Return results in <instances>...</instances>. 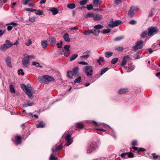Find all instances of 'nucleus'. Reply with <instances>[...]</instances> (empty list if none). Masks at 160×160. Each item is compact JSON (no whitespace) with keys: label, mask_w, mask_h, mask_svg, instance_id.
Listing matches in <instances>:
<instances>
[{"label":"nucleus","mask_w":160,"mask_h":160,"mask_svg":"<svg viewBox=\"0 0 160 160\" xmlns=\"http://www.w3.org/2000/svg\"><path fill=\"white\" fill-rule=\"evenodd\" d=\"M71 135L69 134H68L65 137V140L66 141V142L65 144V145L66 146H68L70 145L73 142V140L71 138Z\"/></svg>","instance_id":"nucleus-7"},{"label":"nucleus","mask_w":160,"mask_h":160,"mask_svg":"<svg viewBox=\"0 0 160 160\" xmlns=\"http://www.w3.org/2000/svg\"><path fill=\"white\" fill-rule=\"evenodd\" d=\"M6 43H5L7 46L8 48H10L13 45H17L18 43V41L16 40L14 43H12L8 40H7L5 41Z\"/></svg>","instance_id":"nucleus-11"},{"label":"nucleus","mask_w":160,"mask_h":160,"mask_svg":"<svg viewBox=\"0 0 160 160\" xmlns=\"http://www.w3.org/2000/svg\"><path fill=\"white\" fill-rule=\"evenodd\" d=\"M9 88L10 91L12 93L15 92V90L13 85H11L10 86Z\"/></svg>","instance_id":"nucleus-51"},{"label":"nucleus","mask_w":160,"mask_h":160,"mask_svg":"<svg viewBox=\"0 0 160 160\" xmlns=\"http://www.w3.org/2000/svg\"><path fill=\"white\" fill-rule=\"evenodd\" d=\"M23 56L24 58L22 61V64L24 67L28 68L30 63V60L26 58V54L24 53Z\"/></svg>","instance_id":"nucleus-6"},{"label":"nucleus","mask_w":160,"mask_h":160,"mask_svg":"<svg viewBox=\"0 0 160 160\" xmlns=\"http://www.w3.org/2000/svg\"><path fill=\"white\" fill-rule=\"evenodd\" d=\"M130 57L129 55H127L125 56L123 58V60L122 61V63H121V66H124V65H125L127 63V60L126 59L127 58L128 59Z\"/></svg>","instance_id":"nucleus-21"},{"label":"nucleus","mask_w":160,"mask_h":160,"mask_svg":"<svg viewBox=\"0 0 160 160\" xmlns=\"http://www.w3.org/2000/svg\"><path fill=\"white\" fill-rule=\"evenodd\" d=\"M111 31V30L109 29H104L102 31L103 33L105 34L109 33Z\"/></svg>","instance_id":"nucleus-53"},{"label":"nucleus","mask_w":160,"mask_h":160,"mask_svg":"<svg viewBox=\"0 0 160 160\" xmlns=\"http://www.w3.org/2000/svg\"><path fill=\"white\" fill-rule=\"evenodd\" d=\"M87 8L88 10H90L93 9V6L92 4L88 5L87 7Z\"/></svg>","instance_id":"nucleus-58"},{"label":"nucleus","mask_w":160,"mask_h":160,"mask_svg":"<svg viewBox=\"0 0 160 160\" xmlns=\"http://www.w3.org/2000/svg\"><path fill=\"white\" fill-rule=\"evenodd\" d=\"M92 32H93V33L94 34L95 36H98L99 33L100 32V30H98L94 28V29L92 30Z\"/></svg>","instance_id":"nucleus-35"},{"label":"nucleus","mask_w":160,"mask_h":160,"mask_svg":"<svg viewBox=\"0 0 160 160\" xmlns=\"http://www.w3.org/2000/svg\"><path fill=\"white\" fill-rule=\"evenodd\" d=\"M148 35V33L147 31L144 32H142L141 35L142 38H145Z\"/></svg>","instance_id":"nucleus-52"},{"label":"nucleus","mask_w":160,"mask_h":160,"mask_svg":"<svg viewBox=\"0 0 160 160\" xmlns=\"http://www.w3.org/2000/svg\"><path fill=\"white\" fill-rule=\"evenodd\" d=\"M88 0H82L79 2V4L81 5H84L86 4Z\"/></svg>","instance_id":"nucleus-46"},{"label":"nucleus","mask_w":160,"mask_h":160,"mask_svg":"<svg viewBox=\"0 0 160 160\" xmlns=\"http://www.w3.org/2000/svg\"><path fill=\"white\" fill-rule=\"evenodd\" d=\"M103 27V26H102L101 25L98 24L95 25L94 26V28L95 29H96L98 30H99V29L102 28Z\"/></svg>","instance_id":"nucleus-42"},{"label":"nucleus","mask_w":160,"mask_h":160,"mask_svg":"<svg viewBox=\"0 0 160 160\" xmlns=\"http://www.w3.org/2000/svg\"><path fill=\"white\" fill-rule=\"evenodd\" d=\"M38 79L41 83L44 84H48L49 82L54 81L55 80L52 77L47 75L39 76Z\"/></svg>","instance_id":"nucleus-1"},{"label":"nucleus","mask_w":160,"mask_h":160,"mask_svg":"<svg viewBox=\"0 0 160 160\" xmlns=\"http://www.w3.org/2000/svg\"><path fill=\"white\" fill-rule=\"evenodd\" d=\"M92 67L91 66H87L84 67L83 71L86 73V75L88 76H91L93 75V70L91 69Z\"/></svg>","instance_id":"nucleus-3"},{"label":"nucleus","mask_w":160,"mask_h":160,"mask_svg":"<svg viewBox=\"0 0 160 160\" xmlns=\"http://www.w3.org/2000/svg\"><path fill=\"white\" fill-rule=\"evenodd\" d=\"M32 43V41L30 39H28L27 42L25 43V44L27 46H29L31 45Z\"/></svg>","instance_id":"nucleus-56"},{"label":"nucleus","mask_w":160,"mask_h":160,"mask_svg":"<svg viewBox=\"0 0 160 160\" xmlns=\"http://www.w3.org/2000/svg\"><path fill=\"white\" fill-rule=\"evenodd\" d=\"M49 11L52 12L53 15H55L58 13V9L54 7L48 9Z\"/></svg>","instance_id":"nucleus-20"},{"label":"nucleus","mask_w":160,"mask_h":160,"mask_svg":"<svg viewBox=\"0 0 160 160\" xmlns=\"http://www.w3.org/2000/svg\"><path fill=\"white\" fill-rule=\"evenodd\" d=\"M122 2L121 0H115V3L117 5H118Z\"/></svg>","instance_id":"nucleus-63"},{"label":"nucleus","mask_w":160,"mask_h":160,"mask_svg":"<svg viewBox=\"0 0 160 160\" xmlns=\"http://www.w3.org/2000/svg\"><path fill=\"white\" fill-rule=\"evenodd\" d=\"M36 12L35 13L37 15H41L43 13V12L42 11L40 10H37L36 11H35Z\"/></svg>","instance_id":"nucleus-48"},{"label":"nucleus","mask_w":160,"mask_h":160,"mask_svg":"<svg viewBox=\"0 0 160 160\" xmlns=\"http://www.w3.org/2000/svg\"><path fill=\"white\" fill-rule=\"evenodd\" d=\"M26 94L30 98L33 97L32 94L35 93V91L32 90V88L29 87L28 89L26 91Z\"/></svg>","instance_id":"nucleus-10"},{"label":"nucleus","mask_w":160,"mask_h":160,"mask_svg":"<svg viewBox=\"0 0 160 160\" xmlns=\"http://www.w3.org/2000/svg\"><path fill=\"white\" fill-rule=\"evenodd\" d=\"M62 144H60L58 146H57L55 149H54L53 148L52 149V151L53 152H57V151L59 150L62 149Z\"/></svg>","instance_id":"nucleus-28"},{"label":"nucleus","mask_w":160,"mask_h":160,"mask_svg":"<svg viewBox=\"0 0 160 160\" xmlns=\"http://www.w3.org/2000/svg\"><path fill=\"white\" fill-rule=\"evenodd\" d=\"M93 32L92 30H88L85 31L83 32V34L85 35H87L93 34Z\"/></svg>","instance_id":"nucleus-29"},{"label":"nucleus","mask_w":160,"mask_h":160,"mask_svg":"<svg viewBox=\"0 0 160 160\" xmlns=\"http://www.w3.org/2000/svg\"><path fill=\"white\" fill-rule=\"evenodd\" d=\"M78 54H77L72 55L70 57V61H72L74 60L78 57Z\"/></svg>","instance_id":"nucleus-33"},{"label":"nucleus","mask_w":160,"mask_h":160,"mask_svg":"<svg viewBox=\"0 0 160 160\" xmlns=\"http://www.w3.org/2000/svg\"><path fill=\"white\" fill-rule=\"evenodd\" d=\"M79 68L78 67H75L73 68L72 71V74L73 76L77 77L79 75Z\"/></svg>","instance_id":"nucleus-14"},{"label":"nucleus","mask_w":160,"mask_h":160,"mask_svg":"<svg viewBox=\"0 0 160 160\" xmlns=\"http://www.w3.org/2000/svg\"><path fill=\"white\" fill-rule=\"evenodd\" d=\"M25 10L27 11H29L30 12H32L37 11V9H33L32 8H26L25 9Z\"/></svg>","instance_id":"nucleus-55"},{"label":"nucleus","mask_w":160,"mask_h":160,"mask_svg":"<svg viewBox=\"0 0 160 160\" xmlns=\"http://www.w3.org/2000/svg\"><path fill=\"white\" fill-rule=\"evenodd\" d=\"M134 154L131 152H124L120 156L123 159L132 158L134 157Z\"/></svg>","instance_id":"nucleus-8"},{"label":"nucleus","mask_w":160,"mask_h":160,"mask_svg":"<svg viewBox=\"0 0 160 160\" xmlns=\"http://www.w3.org/2000/svg\"><path fill=\"white\" fill-rule=\"evenodd\" d=\"M58 158L53 156V153H52L50 157V160H57Z\"/></svg>","instance_id":"nucleus-49"},{"label":"nucleus","mask_w":160,"mask_h":160,"mask_svg":"<svg viewBox=\"0 0 160 160\" xmlns=\"http://www.w3.org/2000/svg\"><path fill=\"white\" fill-rule=\"evenodd\" d=\"M64 40L66 42H70V39L69 37V35L67 33H66L63 36Z\"/></svg>","instance_id":"nucleus-22"},{"label":"nucleus","mask_w":160,"mask_h":160,"mask_svg":"<svg viewBox=\"0 0 160 160\" xmlns=\"http://www.w3.org/2000/svg\"><path fill=\"white\" fill-rule=\"evenodd\" d=\"M135 68V67L134 66L131 65L130 66H129L127 70V71L128 72H130L131 71L133 70Z\"/></svg>","instance_id":"nucleus-39"},{"label":"nucleus","mask_w":160,"mask_h":160,"mask_svg":"<svg viewBox=\"0 0 160 160\" xmlns=\"http://www.w3.org/2000/svg\"><path fill=\"white\" fill-rule=\"evenodd\" d=\"M118 58H114L111 61V63L112 64H114L118 61Z\"/></svg>","instance_id":"nucleus-47"},{"label":"nucleus","mask_w":160,"mask_h":160,"mask_svg":"<svg viewBox=\"0 0 160 160\" xmlns=\"http://www.w3.org/2000/svg\"><path fill=\"white\" fill-rule=\"evenodd\" d=\"M45 127V124L44 122L41 121L38 122V123L37 125V128H43Z\"/></svg>","instance_id":"nucleus-25"},{"label":"nucleus","mask_w":160,"mask_h":160,"mask_svg":"<svg viewBox=\"0 0 160 160\" xmlns=\"http://www.w3.org/2000/svg\"><path fill=\"white\" fill-rule=\"evenodd\" d=\"M32 0H24L23 1V4L24 5H26L29 2Z\"/></svg>","instance_id":"nucleus-61"},{"label":"nucleus","mask_w":160,"mask_h":160,"mask_svg":"<svg viewBox=\"0 0 160 160\" xmlns=\"http://www.w3.org/2000/svg\"><path fill=\"white\" fill-rule=\"evenodd\" d=\"M109 69V68H105L103 69H102L101 71V72L100 74V75H102L104 73L106 72H107Z\"/></svg>","instance_id":"nucleus-38"},{"label":"nucleus","mask_w":160,"mask_h":160,"mask_svg":"<svg viewBox=\"0 0 160 160\" xmlns=\"http://www.w3.org/2000/svg\"><path fill=\"white\" fill-rule=\"evenodd\" d=\"M93 2L94 6L96 7L102 3V2L99 0H93Z\"/></svg>","instance_id":"nucleus-27"},{"label":"nucleus","mask_w":160,"mask_h":160,"mask_svg":"<svg viewBox=\"0 0 160 160\" xmlns=\"http://www.w3.org/2000/svg\"><path fill=\"white\" fill-rule=\"evenodd\" d=\"M29 21L32 22H34L35 21V16H33L31 18L29 17Z\"/></svg>","instance_id":"nucleus-59"},{"label":"nucleus","mask_w":160,"mask_h":160,"mask_svg":"<svg viewBox=\"0 0 160 160\" xmlns=\"http://www.w3.org/2000/svg\"><path fill=\"white\" fill-rule=\"evenodd\" d=\"M34 105V103L31 102L30 101H28L24 103L23 107H28V106H31Z\"/></svg>","instance_id":"nucleus-24"},{"label":"nucleus","mask_w":160,"mask_h":160,"mask_svg":"<svg viewBox=\"0 0 160 160\" xmlns=\"http://www.w3.org/2000/svg\"><path fill=\"white\" fill-rule=\"evenodd\" d=\"M75 5L74 4L72 3L68 4L67 7L69 9H72L75 8Z\"/></svg>","instance_id":"nucleus-40"},{"label":"nucleus","mask_w":160,"mask_h":160,"mask_svg":"<svg viewBox=\"0 0 160 160\" xmlns=\"http://www.w3.org/2000/svg\"><path fill=\"white\" fill-rule=\"evenodd\" d=\"M48 40L50 44L52 46H54L55 45L56 40V38L54 37H50L48 38Z\"/></svg>","instance_id":"nucleus-16"},{"label":"nucleus","mask_w":160,"mask_h":160,"mask_svg":"<svg viewBox=\"0 0 160 160\" xmlns=\"http://www.w3.org/2000/svg\"><path fill=\"white\" fill-rule=\"evenodd\" d=\"M15 140L14 142L15 144H16V145L20 144L21 143V138L20 136H17L15 137Z\"/></svg>","instance_id":"nucleus-19"},{"label":"nucleus","mask_w":160,"mask_h":160,"mask_svg":"<svg viewBox=\"0 0 160 160\" xmlns=\"http://www.w3.org/2000/svg\"><path fill=\"white\" fill-rule=\"evenodd\" d=\"M133 8L134 7L131 8L128 13V16L131 18L133 17L135 15L134 10Z\"/></svg>","instance_id":"nucleus-18"},{"label":"nucleus","mask_w":160,"mask_h":160,"mask_svg":"<svg viewBox=\"0 0 160 160\" xmlns=\"http://www.w3.org/2000/svg\"><path fill=\"white\" fill-rule=\"evenodd\" d=\"M70 47V46L69 45H66L64 46V49H62L59 50V52L61 54H64L65 53L67 52L68 53V55H67V57L68 56L69 54L70 51L69 50V48Z\"/></svg>","instance_id":"nucleus-9"},{"label":"nucleus","mask_w":160,"mask_h":160,"mask_svg":"<svg viewBox=\"0 0 160 160\" xmlns=\"http://www.w3.org/2000/svg\"><path fill=\"white\" fill-rule=\"evenodd\" d=\"M136 23V21L134 20H132L129 22V23L132 25H135Z\"/></svg>","instance_id":"nucleus-57"},{"label":"nucleus","mask_w":160,"mask_h":160,"mask_svg":"<svg viewBox=\"0 0 160 160\" xmlns=\"http://www.w3.org/2000/svg\"><path fill=\"white\" fill-rule=\"evenodd\" d=\"M113 55V52L107 51L105 53V56L106 58H109Z\"/></svg>","instance_id":"nucleus-30"},{"label":"nucleus","mask_w":160,"mask_h":160,"mask_svg":"<svg viewBox=\"0 0 160 160\" xmlns=\"http://www.w3.org/2000/svg\"><path fill=\"white\" fill-rule=\"evenodd\" d=\"M81 76H79L78 78H76L74 81V82L75 83H79L81 82Z\"/></svg>","instance_id":"nucleus-43"},{"label":"nucleus","mask_w":160,"mask_h":160,"mask_svg":"<svg viewBox=\"0 0 160 160\" xmlns=\"http://www.w3.org/2000/svg\"><path fill=\"white\" fill-rule=\"evenodd\" d=\"M79 64H82L83 65H87L88 64V63L84 61H81L78 62Z\"/></svg>","instance_id":"nucleus-64"},{"label":"nucleus","mask_w":160,"mask_h":160,"mask_svg":"<svg viewBox=\"0 0 160 160\" xmlns=\"http://www.w3.org/2000/svg\"><path fill=\"white\" fill-rule=\"evenodd\" d=\"M18 24L17 23L13 22L7 24L6 25L8 26L7 28V30L8 31L11 30L13 27L16 26Z\"/></svg>","instance_id":"nucleus-12"},{"label":"nucleus","mask_w":160,"mask_h":160,"mask_svg":"<svg viewBox=\"0 0 160 160\" xmlns=\"http://www.w3.org/2000/svg\"><path fill=\"white\" fill-rule=\"evenodd\" d=\"M41 44L42 47L43 48H46L47 46V40L42 41L41 42Z\"/></svg>","instance_id":"nucleus-31"},{"label":"nucleus","mask_w":160,"mask_h":160,"mask_svg":"<svg viewBox=\"0 0 160 160\" xmlns=\"http://www.w3.org/2000/svg\"><path fill=\"white\" fill-rule=\"evenodd\" d=\"M83 127V125L82 122H78L76 123V129L75 130H76V129L78 128L80 129L82 128Z\"/></svg>","instance_id":"nucleus-32"},{"label":"nucleus","mask_w":160,"mask_h":160,"mask_svg":"<svg viewBox=\"0 0 160 160\" xmlns=\"http://www.w3.org/2000/svg\"><path fill=\"white\" fill-rule=\"evenodd\" d=\"M115 49L118 52H122L124 49V48L122 47L117 46L115 47Z\"/></svg>","instance_id":"nucleus-34"},{"label":"nucleus","mask_w":160,"mask_h":160,"mask_svg":"<svg viewBox=\"0 0 160 160\" xmlns=\"http://www.w3.org/2000/svg\"><path fill=\"white\" fill-rule=\"evenodd\" d=\"M97 146L93 143H91L90 144L89 146L88 147L87 149V152L88 153H91L93 150H94Z\"/></svg>","instance_id":"nucleus-15"},{"label":"nucleus","mask_w":160,"mask_h":160,"mask_svg":"<svg viewBox=\"0 0 160 160\" xmlns=\"http://www.w3.org/2000/svg\"><path fill=\"white\" fill-rule=\"evenodd\" d=\"M91 52V51L87 50L83 53V55L81 56L80 58L81 59H83V58L87 59L90 56V53Z\"/></svg>","instance_id":"nucleus-13"},{"label":"nucleus","mask_w":160,"mask_h":160,"mask_svg":"<svg viewBox=\"0 0 160 160\" xmlns=\"http://www.w3.org/2000/svg\"><path fill=\"white\" fill-rule=\"evenodd\" d=\"M26 58H28L30 60L31 59L35 58V57L33 55H28L26 54Z\"/></svg>","instance_id":"nucleus-50"},{"label":"nucleus","mask_w":160,"mask_h":160,"mask_svg":"<svg viewBox=\"0 0 160 160\" xmlns=\"http://www.w3.org/2000/svg\"><path fill=\"white\" fill-rule=\"evenodd\" d=\"M20 74H21L22 75H24V73L22 69H21L20 70H18V74L20 75Z\"/></svg>","instance_id":"nucleus-60"},{"label":"nucleus","mask_w":160,"mask_h":160,"mask_svg":"<svg viewBox=\"0 0 160 160\" xmlns=\"http://www.w3.org/2000/svg\"><path fill=\"white\" fill-rule=\"evenodd\" d=\"M148 30V35L149 36H152L156 34L158 31V28L155 27H149Z\"/></svg>","instance_id":"nucleus-2"},{"label":"nucleus","mask_w":160,"mask_h":160,"mask_svg":"<svg viewBox=\"0 0 160 160\" xmlns=\"http://www.w3.org/2000/svg\"><path fill=\"white\" fill-rule=\"evenodd\" d=\"M123 38L124 37L123 36H120L114 38V40L115 41H120L123 39Z\"/></svg>","instance_id":"nucleus-54"},{"label":"nucleus","mask_w":160,"mask_h":160,"mask_svg":"<svg viewBox=\"0 0 160 160\" xmlns=\"http://www.w3.org/2000/svg\"><path fill=\"white\" fill-rule=\"evenodd\" d=\"M104 61V58L102 57H100L99 59L97 60V62L99 65H101V62H103Z\"/></svg>","instance_id":"nucleus-44"},{"label":"nucleus","mask_w":160,"mask_h":160,"mask_svg":"<svg viewBox=\"0 0 160 160\" xmlns=\"http://www.w3.org/2000/svg\"><path fill=\"white\" fill-rule=\"evenodd\" d=\"M11 59L10 57L8 56L6 58V62L7 65L10 68H12Z\"/></svg>","instance_id":"nucleus-17"},{"label":"nucleus","mask_w":160,"mask_h":160,"mask_svg":"<svg viewBox=\"0 0 160 160\" xmlns=\"http://www.w3.org/2000/svg\"><path fill=\"white\" fill-rule=\"evenodd\" d=\"M122 23V21L120 20H117L113 21L112 19L108 24V26L110 28H114L118 26Z\"/></svg>","instance_id":"nucleus-5"},{"label":"nucleus","mask_w":160,"mask_h":160,"mask_svg":"<svg viewBox=\"0 0 160 160\" xmlns=\"http://www.w3.org/2000/svg\"><path fill=\"white\" fill-rule=\"evenodd\" d=\"M94 14L92 13H88L86 16V18H94Z\"/></svg>","instance_id":"nucleus-45"},{"label":"nucleus","mask_w":160,"mask_h":160,"mask_svg":"<svg viewBox=\"0 0 160 160\" xmlns=\"http://www.w3.org/2000/svg\"><path fill=\"white\" fill-rule=\"evenodd\" d=\"M132 144L133 146H137L138 142L137 141H134L132 142Z\"/></svg>","instance_id":"nucleus-62"},{"label":"nucleus","mask_w":160,"mask_h":160,"mask_svg":"<svg viewBox=\"0 0 160 160\" xmlns=\"http://www.w3.org/2000/svg\"><path fill=\"white\" fill-rule=\"evenodd\" d=\"M143 42L142 41H137L134 46L132 47L133 50L135 51H136L138 49H142L143 47Z\"/></svg>","instance_id":"nucleus-4"},{"label":"nucleus","mask_w":160,"mask_h":160,"mask_svg":"<svg viewBox=\"0 0 160 160\" xmlns=\"http://www.w3.org/2000/svg\"><path fill=\"white\" fill-rule=\"evenodd\" d=\"M128 92V89L127 88H122L119 90L118 92L119 94H123Z\"/></svg>","instance_id":"nucleus-26"},{"label":"nucleus","mask_w":160,"mask_h":160,"mask_svg":"<svg viewBox=\"0 0 160 160\" xmlns=\"http://www.w3.org/2000/svg\"><path fill=\"white\" fill-rule=\"evenodd\" d=\"M21 87L22 89L24 91H26L27 90L28 88L29 87H27L25 84H21Z\"/></svg>","instance_id":"nucleus-37"},{"label":"nucleus","mask_w":160,"mask_h":160,"mask_svg":"<svg viewBox=\"0 0 160 160\" xmlns=\"http://www.w3.org/2000/svg\"><path fill=\"white\" fill-rule=\"evenodd\" d=\"M102 16L99 14H96L94 15V19L95 21H99L102 18Z\"/></svg>","instance_id":"nucleus-23"},{"label":"nucleus","mask_w":160,"mask_h":160,"mask_svg":"<svg viewBox=\"0 0 160 160\" xmlns=\"http://www.w3.org/2000/svg\"><path fill=\"white\" fill-rule=\"evenodd\" d=\"M72 72L71 71H68L67 72V75L68 77L70 78H72L73 75L72 74Z\"/></svg>","instance_id":"nucleus-41"},{"label":"nucleus","mask_w":160,"mask_h":160,"mask_svg":"<svg viewBox=\"0 0 160 160\" xmlns=\"http://www.w3.org/2000/svg\"><path fill=\"white\" fill-rule=\"evenodd\" d=\"M5 44H3L0 46V49L2 51H5L8 49Z\"/></svg>","instance_id":"nucleus-36"}]
</instances>
